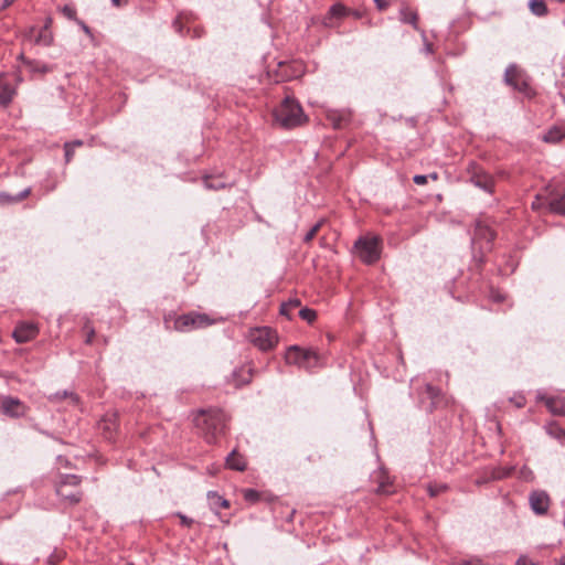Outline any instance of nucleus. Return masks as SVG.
I'll list each match as a JSON object with an SVG mask.
<instances>
[{"label":"nucleus","instance_id":"nucleus-29","mask_svg":"<svg viewBox=\"0 0 565 565\" xmlns=\"http://www.w3.org/2000/svg\"><path fill=\"white\" fill-rule=\"evenodd\" d=\"M53 41V36H52V33L50 32L49 30V22L42 28V30L40 31L35 42L38 44H42V45H50Z\"/></svg>","mask_w":565,"mask_h":565},{"label":"nucleus","instance_id":"nucleus-28","mask_svg":"<svg viewBox=\"0 0 565 565\" xmlns=\"http://www.w3.org/2000/svg\"><path fill=\"white\" fill-rule=\"evenodd\" d=\"M424 395L430 399V404L427 408L431 411L435 407L437 399L439 397V390L430 384H426Z\"/></svg>","mask_w":565,"mask_h":565},{"label":"nucleus","instance_id":"nucleus-37","mask_svg":"<svg viewBox=\"0 0 565 565\" xmlns=\"http://www.w3.org/2000/svg\"><path fill=\"white\" fill-rule=\"evenodd\" d=\"M175 515L180 519V523L182 526L190 527L194 523L193 519L188 518L186 515L182 514L181 512H178Z\"/></svg>","mask_w":565,"mask_h":565},{"label":"nucleus","instance_id":"nucleus-2","mask_svg":"<svg viewBox=\"0 0 565 565\" xmlns=\"http://www.w3.org/2000/svg\"><path fill=\"white\" fill-rule=\"evenodd\" d=\"M275 120L284 128L302 125L307 117L300 104L291 97H286L274 111Z\"/></svg>","mask_w":565,"mask_h":565},{"label":"nucleus","instance_id":"nucleus-3","mask_svg":"<svg viewBox=\"0 0 565 565\" xmlns=\"http://www.w3.org/2000/svg\"><path fill=\"white\" fill-rule=\"evenodd\" d=\"M82 477L76 475H62L55 483V493L67 505H75L83 499V491L79 488Z\"/></svg>","mask_w":565,"mask_h":565},{"label":"nucleus","instance_id":"nucleus-38","mask_svg":"<svg viewBox=\"0 0 565 565\" xmlns=\"http://www.w3.org/2000/svg\"><path fill=\"white\" fill-rule=\"evenodd\" d=\"M64 151H65V162H66V163H70V162H71V160L73 159V156H74V151H75V149H74V148H72V145H67V143L65 142V145H64Z\"/></svg>","mask_w":565,"mask_h":565},{"label":"nucleus","instance_id":"nucleus-17","mask_svg":"<svg viewBox=\"0 0 565 565\" xmlns=\"http://www.w3.org/2000/svg\"><path fill=\"white\" fill-rule=\"evenodd\" d=\"M375 479H379V486L376 488V492L380 494H390L393 492L392 483L390 478L383 472L379 471L374 475Z\"/></svg>","mask_w":565,"mask_h":565},{"label":"nucleus","instance_id":"nucleus-23","mask_svg":"<svg viewBox=\"0 0 565 565\" xmlns=\"http://www.w3.org/2000/svg\"><path fill=\"white\" fill-rule=\"evenodd\" d=\"M100 429L103 430L106 438L111 439L113 433L117 429L116 416L113 415L109 418H105L100 423Z\"/></svg>","mask_w":565,"mask_h":565},{"label":"nucleus","instance_id":"nucleus-40","mask_svg":"<svg viewBox=\"0 0 565 565\" xmlns=\"http://www.w3.org/2000/svg\"><path fill=\"white\" fill-rule=\"evenodd\" d=\"M510 402L513 403L518 408H521L525 405V397L522 395H518L510 398Z\"/></svg>","mask_w":565,"mask_h":565},{"label":"nucleus","instance_id":"nucleus-49","mask_svg":"<svg viewBox=\"0 0 565 565\" xmlns=\"http://www.w3.org/2000/svg\"><path fill=\"white\" fill-rule=\"evenodd\" d=\"M94 334V330H90V332L87 334L86 343H92Z\"/></svg>","mask_w":565,"mask_h":565},{"label":"nucleus","instance_id":"nucleus-22","mask_svg":"<svg viewBox=\"0 0 565 565\" xmlns=\"http://www.w3.org/2000/svg\"><path fill=\"white\" fill-rule=\"evenodd\" d=\"M565 138V129L564 128H558V127H553L551 128L544 136H543V140L545 142H550V143H556V142H559L561 140H563Z\"/></svg>","mask_w":565,"mask_h":565},{"label":"nucleus","instance_id":"nucleus-5","mask_svg":"<svg viewBox=\"0 0 565 565\" xmlns=\"http://www.w3.org/2000/svg\"><path fill=\"white\" fill-rule=\"evenodd\" d=\"M286 362L305 369H312L319 365V355L316 351L290 347L286 353Z\"/></svg>","mask_w":565,"mask_h":565},{"label":"nucleus","instance_id":"nucleus-8","mask_svg":"<svg viewBox=\"0 0 565 565\" xmlns=\"http://www.w3.org/2000/svg\"><path fill=\"white\" fill-rule=\"evenodd\" d=\"M504 82L515 90L526 94L530 89L525 73L515 64H510L504 72Z\"/></svg>","mask_w":565,"mask_h":565},{"label":"nucleus","instance_id":"nucleus-53","mask_svg":"<svg viewBox=\"0 0 565 565\" xmlns=\"http://www.w3.org/2000/svg\"><path fill=\"white\" fill-rule=\"evenodd\" d=\"M556 430H559V434L565 436V430L557 428V427H556Z\"/></svg>","mask_w":565,"mask_h":565},{"label":"nucleus","instance_id":"nucleus-21","mask_svg":"<svg viewBox=\"0 0 565 565\" xmlns=\"http://www.w3.org/2000/svg\"><path fill=\"white\" fill-rule=\"evenodd\" d=\"M31 193V189L26 188L19 192L17 195H11L7 192H0V203H17L24 200Z\"/></svg>","mask_w":565,"mask_h":565},{"label":"nucleus","instance_id":"nucleus-31","mask_svg":"<svg viewBox=\"0 0 565 565\" xmlns=\"http://www.w3.org/2000/svg\"><path fill=\"white\" fill-rule=\"evenodd\" d=\"M298 315L302 320H305L309 323H312L317 318V312L313 309H310L307 307L301 308L299 310Z\"/></svg>","mask_w":565,"mask_h":565},{"label":"nucleus","instance_id":"nucleus-12","mask_svg":"<svg viewBox=\"0 0 565 565\" xmlns=\"http://www.w3.org/2000/svg\"><path fill=\"white\" fill-rule=\"evenodd\" d=\"M530 505L536 514H545L550 505V497L544 491H534L530 494Z\"/></svg>","mask_w":565,"mask_h":565},{"label":"nucleus","instance_id":"nucleus-30","mask_svg":"<svg viewBox=\"0 0 565 565\" xmlns=\"http://www.w3.org/2000/svg\"><path fill=\"white\" fill-rule=\"evenodd\" d=\"M350 9L342 3H335L330 8V14L335 18L349 15Z\"/></svg>","mask_w":565,"mask_h":565},{"label":"nucleus","instance_id":"nucleus-24","mask_svg":"<svg viewBox=\"0 0 565 565\" xmlns=\"http://www.w3.org/2000/svg\"><path fill=\"white\" fill-rule=\"evenodd\" d=\"M14 89L7 83H0V104L7 106L11 103Z\"/></svg>","mask_w":565,"mask_h":565},{"label":"nucleus","instance_id":"nucleus-4","mask_svg":"<svg viewBox=\"0 0 565 565\" xmlns=\"http://www.w3.org/2000/svg\"><path fill=\"white\" fill-rule=\"evenodd\" d=\"M359 258L367 264H374L381 256V238L377 236H362L354 243Z\"/></svg>","mask_w":565,"mask_h":565},{"label":"nucleus","instance_id":"nucleus-7","mask_svg":"<svg viewBox=\"0 0 565 565\" xmlns=\"http://www.w3.org/2000/svg\"><path fill=\"white\" fill-rule=\"evenodd\" d=\"M249 339L250 342L262 351L273 349L278 341L277 333L269 327H260L250 330Z\"/></svg>","mask_w":565,"mask_h":565},{"label":"nucleus","instance_id":"nucleus-18","mask_svg":"<svg viewBox=\"0 0 565 565\" xmlns=\"http://www.w3.org/2000/svg\"><path fill=\"white\" fill-rule=\"evenodd\" d=\"M548 206L552 212L565 215V192L550 198Z\"/></svg>","mask_w":565,"mask_h":565},{"label":"nucleus","instance_id":"nucleus-32","mask_svg":"<svg viewBox=\"0 0 565 565\" xmlns=\"http://www.w3.org/2000/svg\"><path fill=\"white\" fill-rule=\"evenodd\" d=\"M67 397H70L74 404L77 403L76 395L74 393L67 392V391L56 392L54 395L50 396V399L51 401H60V399H64Z\"/></svg>","mask_w":565,"mask_h":565},{"label":"nucleus","instance_id":"nucleus-34","mask_svg":"<svg viewBox=\"0 0 565 565\" xmlns=\"http://www.w3.org/2000/svg\"><path fill=\"white\" fill-rule=\"evenodd\" d=\"M239 373L244 374V376L241 380H236V379L234 380L236 386L247 384L250 382V379H252L250 369H242L239 371Z\"/></svg>","mask_w":565,"mask_h":565},{"label":"nucleus","instance_id":"nucleus-55","mask_svg":"<svg viewBox=\"0 0 565 565\" xmlns=\"http://www.w3.org/2000/svg\"><path fill=\"white\" fill-rule=\"evenodd\" d=\"M49 68L46 66L42 67V72H47Z\"/></svg>","mask_w":565,"mask_h":565},{"label":"nucleus","instance_id":"nucleus-33","mask_svg":"<svg viewBox=\"0 0 565 565\" xmlns=\"http://www.w3.org/2000/svg\"><path fill=\"white\" fill-rule=\"evenodd\" d=\"M446 484H428L427 490L430 497H436L439 493L446 491Z\"/></svg>","mask_w":565,"mask_h":565},{"label":"nucleus","instance_id":"nucleus-1","mask_svg":"<svg viewBox=\"0 0 565 565\" xmlns=\"http://www.w3.org/2000/svg\"><path fill=\"white\" fill-rule=\"evenodd\" d=\"M195 427L207 444H213L225 433L226 415L221 409L200 411L194 418Z\"/></svg>","mask_w":565,"mask_h":565},{"label":"nucleus","instance_id":"nucleus-26","mask_svg":"<svg viewBox=\"0 0 565 565\" xmlns=\"http://www.w3.org/2000/svg\"><path fill=\"white\" fill-rule=\"evenodd\" d=\"M301 302L298 298L289 299L286 302H282L280 306V313L286 316L287 318H291L292 311L300 307Z\"/></svg>","mask_w":565,"mask_h":565},{"label":"nucleus","instance_id":"nucleus-57","mask_svg":"<svg viewBox=\"0 0 565 565\" xmlns=\"http://www.w3.org/2000/svg\"><path fill=\"white\" fill-rule=\"evenodd\" d=\"M460 565H469V563H467V562H463V563H461Z\"/></svg>","mask_w":565,"mask_h":565},{"label":"nucleus","instance_id":"nucleus-10","mask_svg":"<svg viewBox=\"0 0 565 565\" xmlns=\"http://www.w3.org/2000/svg\"><path fill=\"white\" fill-rule=\"evenodd\" d=\"M471 175L470 181L481 190L491 193L494 186L493 178L486 173L483 170L479 169L475 163L470 164Z\"/></svg>","mask_w":565,"mask_h":565},{"label":"nucleus","instance_id":"nucleus-6","mask_svg":"<svg viewBox=\"0 0 565 565\" xmlns=\"http://www.w3.org/2000/svg\"><path fill=\"white\" fill-rule=\"evenodd\" d=\"M213 321L207 315L190 312L178 317L174 321V329L180 332L190 331L212 324Z\"/></svg>","mask_w":565,"mask_h":565},{"label":"nucleus","instance_id":"nucleus-15","mask_svg":"<svg viewBox=\"0 0 565 565\" xmlns=\"http://www.w3.org/2000/svg\"><path fill=\"white\" fill-rule=\"evenodd\" d=\"M399 20L403 23L411 24L415 30L418 28V14L416 11L411 10L408 7H402L399 10Z\"/></svg>","mask_w":565,"mask_h":565},{"label":"nucleus","instance_id":"nucleus-43","mask_svg":"<svg viewBox=\"0 0 565 565\" xmlns=\"http://www.w3.org/2000/svg\"><path fill=\"white\" fill-rule=\"evenodd\" d=\"M349 14H351L355 19H361L363 17V13L361 11H358V10H350Z\"/></svg>","mask_w":565,"mask_h":565},{"label":"nucleus","instance_id":"nucleus-36","mask_svg":"<svg viewBox=\"0 0 565 565\" xmlns=\"http://www.w3.org/2000/svg\"><path fill=\"white\" fill-rule=\"evenodd\" d=\"M244 498L247 501L255 502V501H257L259 499V494L254 489H247V490L244 491Z\"/></svg>","mask_w":565,"mask_h":565},{"label":"nucleus","instance_id":"nucleus-58","mask_svg":"<svg viewBox=\"0 0 565 565\" xmlns=\"http://www.w3.org/2000/svg\"><path fill=\"white\" fill-rule=\"evenodd\" d=\"M128 565H135V564H132V563H129Z\"/></svg>","mask_w":565,"mask_h":565},{"label":"nucleus","instance_id":"nucleus-47","mask_svg":"<svg viewBox=\"0 0 565 565\" xmlns=\"http://www.w3.org/2000/svg\"><path fill=\"white\" fill-rule=\"evenodd\" d=\"M548 433H550L551 435H554V434H555V436H557V437L561 435V434H559V430H556V427H554V426H551V427L548 428Z\"/></svg>","mask_w":565,"mask_h":565},{"label":"nucleus","instance_id":"nucleus-41","mask_svg":"<svg viewBox=\"0 0 565 565\" xmlns=\"http://www.w3.org/2000/svg\"><path fill=\"white\" fill-rule=\"evenodd\" d=\"M379 11H384L391 4L390 0H373Z\"/></svg>","mask_w":565,"mask_h":565},{"label":"nucleus","instance_id":"nucleus-35","mask_svg":"<svg viewBox=\"0 0 565 565\" xmlns=\"http://www.w3.org/2000/svg\"><path fill=\"white\" fill-rule=\"evenodd\" d=\"M321 224H322V222H318L317 224H315V225L309 230V232L305 235V238H303V241H305L306 243H309L310 241H312V239H313V237L317 235L318 231L320 230Z\"/></svg>","mask_w":565,"mask_h":565},{"label":"nucleus","instance_id":"nucleus-11","mask_svg":"<svg viewBox=\"0 0 565 565\" xmlns=\"http://www.w3.org/2000/svg\"><path fill=\"white\" fill-rule=\"evenodd\" d=\"M38 333L39 329L36 324L32 322H22L15 327L12 337L17 343H26L34 339Z\"/></svg>","mask_w":565,"mask_h":565},{"label":"nucleus","instance_id":"nucleus-16","mask_svg":"<svg viewBox=\"0 0 565 565\" xmlns=\"http://www.w3.org/2000/svg\"><path fill=\"white\" fill-rule=\"evenodd\" d=\"M475 237L477 239H484L486 244L490 247L491 243L495 237V234L489 226L478 223L475 232Z\"/></svg>","mask_w":565,"mask_h":565},{"label":"nucleus","instance_id":"nucleus-9","mask_svg":"<svg viewBox=\"0 0 565 565\" xmlns=\"http://www.w3.org/2000/svg\"><path fill=\"white\" fill-rule=\"evenodd\" d=\"M0 409L3 414L19 418L25 415L26 406L17 397L4 396L0 402Z\"/></svg>","mask_w":565,"mask_h":565},{"label":"nucleus","instance_id":"nucleus-45","mask_svg":"<svg viewBox=\"0 0 565 565\" xmlns=\"http://www.w3.org/2000/svg\"><path fill=\"white\" fill-rule=\"evenodd\" d=\"M67 145H72V148H76V147H81L83 146V141L82 140H74V141H71V142H66Z\"/></svg>","mask_w":565,"mask_h":565},{"label":"nucleus","instance_id":"nucleus-46","mask_svg":"<svg viewBox=\"0 0 565 565\" xmlns=\"http://www.w3.org/2000/svg\"><path fill=\"white\" fill-rule=\"evenodd\" d=\"M79 24L86 34L92 35L90 29L83 21H79Z\"/></svg>","mask_w":565,"mask_h":565},{"label":"nucleus","instance_id":"nucleus-50","mask_svg":"<svg viewBox=\"0 0 565 565\" xmlns=\"http://www.w3.org/2000/svg\"><path fill=\"white\" fill-rule=\"evenodd\" d=\"M428 178H431L433 180H437L438 175L436 172L428 175Z\"/></svg>","mask_w":565,"mask_h":565},{"label":"nucleus","instance_id":"nucleus-19","mask_svg":"<svg viewBox=\"0 0 565 565\" xmlns=\"http://www.w3.org/2000/svg\"><path fill=\"white\" fill-rule=\"evenodd\" d=\"M541 398V396H539ZM543 399V397H542ZM545 405L548 408V411L554 415H564L565 414V403L555 397H547L544 398Z\"/></svg>","mask_w":565,"mask_h":565},{"label":"nucleus","instance_id":"nucleus-27","mask_svg":"<svg viewBox=\"0 0 565 565\" xmlns=\"http://www.w3.org/2000/svg\"><path fill=\"white\" fill-rule=\"evenodd\" d=\"M530 10L536 17H544L547 13V7L544 0H530Z\"/></svg>","mask_w":565,"mask_h":565},{"label":"nucleus","instance_id":"nucleus-52","mask_svg":"<svg viewBox=\"0 0 565 565\" xmlns=\"http://www.w3.org/2000/svg\"><path fill=\"white\" fill-rule=\"evenodd\" d=\"M13 1H14V0H4V4H6V6H9V4H11Z\"/></svg>","mask_w":565,"mask_h":565},{"label":"nucleus","instance_id":"nucleus-13","mask_svg":"<svg viewBox=\"0 0 565 565\" xmlns=\"http://www.w3.org/2000/svg\"><path fill=\"white\" fill-rule=\"evenodd\" d=\"M204 185L206 189L210 190H222L226 186H231L232 183L225 181L224 177L222 174L213 177V175H206L203 179Z\"/></svg>","mask_w":565,"mask_h":565},{"label":"nucleus","instance_id":"nucleus-14","mask_svg":"<svg viewBox=\"0 0 565 565\" xmlns=\"http://www.w3.org/2000/svg\"><path fill=\"white\" fill-rule=\"evenodd\" d=\"M226 466L230 469L243 471L246 468V461L244 457L236 452V450H233L230 452L226 457Z\"/></svg>","mask_w":565,"mask_h":565},{"label":"nucleus","instance_id":"nucleus-42","mask_svg":"<svg viewBox=\"0 0 565 565\" xmlns=\"http://www.w3.org/2000/svg\"><path fill=\"white\" fill-rule=\"evenodd\" d=\"M427 179H428V175H424V174H416L414 178H413V181L414 183L418 184V185H423L425 183H427Z\"/></svg>","mask_w":565,"mask_h":565},{"label":"nucleus","instance_id":"nucleus-44","mask_svg":"<svg viewBox=\"0 0 565 565\" xmlns=\"http://www.w3.org/2000/svg\"><path fill=\"white\" fill-rule=\"evenodd\" d=\"M173 26L175 28V30H177L179 33H182V28H181L180 19H179V18H177V19L173 21Z\"/></svg>","mask_w":565,"mask_h":565},{"label":"nucleus","instance_id":"nucleus-39","mask_svg":"<svg viewBox=\"0 0 565 565\" xmlns=\"http://www.w3.org/2000/svg\"><path fill=\"white\" fill-rule=\"evenodd\" d=\"M62 12L68 19H75V17H76V10L71 6H64L62 8Z\"/></svg>","mask_w":565,"mask_h":565},{"label":"nucleus","instance_id":"nucleus-25","mask_svg":"<svg viewBox=\"0 0 565 565\" xmlns=\"http://www.w3.org/2000/svg\"><path fill=\"white\" fill-rule=\"evenodd\" d=\"M328 118L332 121L331 124L335 129H340L348 124L347 121L349 120V114L331 111L328 115Z\"/></svg>","mask_w":565,"mask_h":565},{"label":"nucleus","instance_id":"nucleus-54","mask_svg":"<svg viewBox=\"0 0 565 565\" xmlns=\"http://www.w3.org/2000/svg\"><path fill=\"white\" fill-rule=\"evenodd\" d=\"M561 565H565V556L561 559Z\"/></svg>","mask_w":565,"mask_h":565},{"label":"nucleus","instance_id":"nucleus-48","mask_svg":"<svg viewBox=\"0 0 565 565\" xmlns=\"http://www.w3.org/2000/svg\"><path fill=\"white\" fill-rule=\"evenodd\" d=\"M127 0H111V3L115 6V7H120L122 6L124 3H126Z\"/></svg>","mask_w":565,"mask_h":565},{"label":"nucleus","instance_id":"nucleus-51","mask_svg":"<svg viewBox=\"0 0 565 565\" xmlns=\"http://www.w3.org/2000/svg\"><path fill=\"white\" fill-rule=\"evenodd\" d=\"M426 51H427L428 53H430V52H431V45H430V44H426Z\"/></svg>","mask_w":565,"mask_h":565},{"label":"nucleus","instance_id":"nucleus-20","mask_svg":"<svg viewBox=\"0 0 565 565\" xmlns=\"http://www.w3.org/2000/svg\"><path fill=\"white\" fill-rule=\"evenodd\" d=\"M207 500L211 509L217 511L220 508L226 509L230 507L228 500L224 499L215 491H210L207 493Z\"/></svg>","mask_w":565,"mask_h":565},{"label":"nucleus","instance_id":"nucleus-56","mask_svg":"<svg viewBox=\"0 0 565 565\" xmlns=\"http://www.w3.org/2000/svg\"><path fill=\"white\" fill-rule=\"evenodd\" d=\"M237 374H238V372H237V371L233 372V376H234V377H236V376H237Z\"/></svg>","mask_w":565,"mask_h":565}]
</instances>
